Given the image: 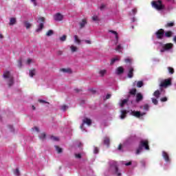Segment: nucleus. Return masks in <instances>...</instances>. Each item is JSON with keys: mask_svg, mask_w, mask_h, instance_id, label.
<instances>
[{"mask_svg": "<svg viewBox=\"0 0 176 176\" xmlns=\"http://www.w3.org/2000/svg\"><path fill=\"white\" fill-rule=\"evenodd\" d=\"M131 23H135L137 21V19L135 17H133L131 19Z\"/></svg>", "mask_w": 176, "mask_h": 176, "instance_id": "nucleus-60", "label": "nucleus"}, {"mask_svg": "<svg viewBox=\"0 0 176 176\" xmlns=\"http://www.w3.org/2000/svg\"><path fill=\"white\" fill-rule=\"evenodd\" d=\"M152 7L154 8V9H156V10L162 11L164 14L165 13H168L170 10H173V6H168L167 8L163 5V3H162V1L158 0L157 1H153L151 3Z\"/></svg>", "mask_w": 176, "mask_h": 176, "instance_id": "nucleus-3", "label": "nucleus"}, {"mask_svg": "<svg viewBox=\"0 0 176 176\" xmlns=\"http://www.w3.org/2000/svg\"><path fill=\"white\" fill-rule=\"evenodd\" d=\"M8 129H10V131H11L12 133H14V128H13V126L9 125V126H8Z\"/></svg>", "mask_w": 176, "mask_h": 176, "instance_id": "nucleus-49", "label": "nucleus"}, {"mask_svg": "<svg viewBox=\"0 0 176 176\" xmlns=\"http://www.w3.org/2000/svg\"><path fill=\"white\" fill-rule=\"evenodd\" d=\"M3 78H4V79H6L7 81L8 82L9 87L13 86V84L14 83V80L13 78V76L10 74V72L9 71L4 72L3 74Z\"/></svg>", "mask_w": 176, "mask_h": 176, "instance_id": "nucleus-6", "label": "nucleus"}, {"mask_svg": "<svg viewBox=\"0 0 176 176\" xmlns=\"http://www.w3.org/2000/svg\"><path fill=\"white\" fill-rule=\"evenodd\" d=\"M136 86L137 87H142V86H144V82L142 81H138L136 83Z\"/></svg>", "mask_w": 176, "mask_h": 176, "instance_id": "nucleus-29", "label": "nucleus"}, {"mask_svg": "<svg viewBox=\"0 0 176 176\" xmlns=\"http://www.w3.org/2000/svg\"><path fill=\"white\" fill-rule=\"evenodd\" d=\"M131 144V138H129L126 140H125L123 144H120L118 146V151H119L120 152H124V148H127V146H129V145H130Z\"/></svg>", "mask_w": 176, "mask_h": 176, "instance_id": "nucleus-8", "label": "nucleus"}, {"mask_svg": "<svg viewBox=\"0 0 176 176\" xmlns=\"http://www.w3.org/2000/svg\"><path fill=\"white\" fill-rule=\"evenodd\" d=\"M142 148H144L146 151L149 150V146H148V140H141L138 148L136 151V155H140L142 152Z\"/></svg>", "mask_w": 176, "mask_h": 176, "instance_id": "nucleus-7", "label": "nucleus"}, {"mask_svg": "<svg viewBox=\"0 0 176 176\" xmlns=\"http://www.w3.org/2000/svg\"><path fill=\"white\" fill-rule=\"evenodd\" d=\"M167 2H169L170 3H171L172 5H175L176 2L175 0H166Z\"/></svg>", "mask_w": 176, "mask_h": 176, "instance_id": "nucleus-50", "label": "nucleus"}, {"mask_svg": "<svg viewBox=\"0 0 176 176\" xmlns=\"http://www.w3.org/2000/svg\"><path fill=\"white\" fill-rule=\"evenodd\" d=\"M51 140H52V141H58V138L51 136Z\"/></svg>", "mask_w": 176, "mask_h": 176, "instance_id": "nucleus-53", "label": "nucleus"}, {"mask_svg": "<svg viewBox=\"0 0 176 176\" xmlns=\"http://www.w3.org/2000/svg\"><path fill=\"white\" fill-rule=\"evenodd\" d=\"M111 96L112 95L111 94H108L105 97V100H109V98H111Z\"/></svg>", "mask_w": 176, "mask_h": 176, "instance_id": "nucleus-55", "label": "nucleus"}, {"mask_svg": "<svg viewBox=\"0 0 176 176\" xmlns=\"http://www.w3.org/2000/svg\"><path fill=\"white\" fill-rule=\"evenodd\" d=\"M106 8H107V6L104 3H102L100 5V10H104V9H105Z\"/></svg>", "mask_w": 176, "mask_h": 176, "instance_id": "nucleus-46", "label": "nucleus"}, {"mask_svg": "<svg viewBox=\"0 0 176 176\" xmlns=\"http://www.w3.org/2000/svg\"><path fill=\"white\" fill-rule=\"evenodd\" d=\"M74 42H76V43H78V45L80 43V40L78 38L77 35L74 36Z\"/></svg>", "mask_w": 176, "mask_h": 176, "instance_id": "nucleus-32", "label": "nucleus"}, {"mask_svg": "<svg viewBox=\"0 0 176 176\" xmlns=\"http://www.w3.org/2000/svg\"><path fill=\"white\" fill-rule=\"evenodd\" d=\"M55 149L58 153H63V148H60L58 146H55Z\"/></svg>", "mask_w": 176, "mask_h": 176, "instance_id": "nucleus-28", "label": "nucleus"}, {"mask_svg": "<svg viewBox=\"0 0 176 176\" xmlns=\"http://www.w3.org/2000/svg\"><path fill=\"white\" fill-rule=\"evenodd\" d=\"M166 27H174V22H168L166 23Z\"/></svg>", "mask_w": 176, "mask_h": 176, "instance_id": "nucleus-44", "label": "nucleus"}, {"mask_svg": "<svg viewBox=\"0 0 176 176\" xmlns=\"http://www.w3.org/2000/svg\"><path fill=\"white\" fill-rule=\"evenodd\" d=\"M129 69V72L128 73V77L133 78V72H134V69L130 67Z\"/></svg>", "mask_w": 176, "mask_h": 176, "instance_id": "nucleus-20", "label": "nucleus"}, {"mask_svg": "<svg viewBox=\"0 0 176 176\" xmlns=\"http://www.w3.org/2000/svg\"><path fill=\"white\" fill-rule=\"evenodd\" d=\"M45 22V18L40 17L37 19V23H40L38 25V28L36 30V32H41L43 30V23Z\"/></svg>", "mask_w": 176, "mask_h": 176, "instance_id": "nucleus-9", "label": "nucleus"}, {"mask_svg": "<svg viewBox=\"0 0 176 176\" xmlns=\"http://www.w3.org/2000/svg\"><path fill=\"white\" fill-rule=\"evenodd\" d=\"M162 157L164 160L166 162L167 166H170V164H171V159H170L168 153H167L166 151H162Z\"/></svg>", "mask_w": 176, "mask_h": 176, "instance_id": "nucleus-10", "label": "nucleus"}, {"mask_svg": "<svg viewBox=\"0 0 176 176\" xmlns=\"http://www.w3.org/2000/svg\"><path fill=\"white\" fill-rule=\"evenodd\" d=\"M142 167H145V160H142L140 162Z\"/></svg>", "mask_w": 176, "mask_h": 176, "instance_id": "nucleus-57", "label": "nucleus"}, {"mask_svg": "<svg viewBox=\"0 0 176 176\" xmlns=\"http://www.w3.org/2000/svg\"><path fill=\"white\" fill-rule=\"evenodd\" d=\"M124 61H125V63H131V59L127 58H125V59H124Z\"/></svg>", "mask_w": 176, "mask_h": 176, "instance_id": "nucleus-56", "label": "nucleus"}, {"mask_svg": "<svg viewBox=\"0 0 176 176\" xmlns=\"http://www.w3.org/2000/svg\"><path fill=\"white\" fill-rule=\"evenodd\" d=\"M94 153L96 155H97V153H98V148L95 147V148H94Z\"/></svg>", "mask_w": 176, "mask_h": 176, "instance_id": "nucleus-58", "label": "nucleus"}, {"mask_svg": "<svg viewBox=\"0 0 176 176\" xmlns=\"http://www.w3.org/2000/svg\"><path fill=\"white\" fill-rule=\"evenodd\" d=\"M53 34H54V32H53V30H50L47 32L46 35H47V36H52V35H53Z\"/></svg>", "mask_w": 176, "mask_h": 176, "instance_id": "nucleus-35", "label": "nucleus"}, {"mask_svg": "<svg viewBox=\"0 0 176 176\" xmlns=\"http://www.w3.org/2000/svg\"><path fill=\"white\" fill-rule=\"evenodd\" d=\"M127 102H129V99L121 100L119 102L120 108H123V107L127 105Z\"/></svg>", "mask_w": 176, "mask_h": 176, "instance_id": "nucleus-14", "label": "nucleus"}, {"mask_svg": "<svg viewBox=\"0 0 176 176\" xmlns=\"http://www.w3.org/2000/svg\"><path fill=\"white\" fill-rule=\"evenodd\" d=\"M109 32H111V34H113V35H115V38L116 39V45H118V42L119 41V36L118 35V32L114 30H109Z\"/></svg>", "mask_w": 176, "mask_h": 176, "instance_id": "nucleus-18", "label": "nucleus"}, {"mask_svg": "<svg viewBox=\"0 0 176 176\" xmlns=\"http://www.w3.org/2000/svg\"><path fill=\"white\" fill-rule=\"evenodd\" d=\"M76 47H75V46H74V45H72L71 46V50H72V52H76Z\"/></svg>", "mask_w": 176, "mask_h": 176, "instance_id": "nucleus-52", "label": "nucleus"}, {"mask_svg": "<svg viewBox=\"0 0 176 176\" xmlns=\"http://www.w3.org/2000/svg\"><path fill=\"white\" fill-rule=\"evenodd\" d=\"M18 67L19 68H21V67H23V63L21 62V59H19V61H18Z\"/></svg>", "mask_w": 176, "mask_h": 176, "instance_id": "nucleus-48", "label": "nucleus"}, {"mask_svg": "<svg viewBox=\"0 0 176 176\" xmlns=\"http://www.w3.org/2000/svg\"><path fill=\"white\" fill-rule=\"evenodd\" d=\"M85 124H87V126H91V120L86 118L84 120H82V124L80 125V129L82 130V131H87L86 129L83 128V126Z\"/></svg>", "mask_w": 176, "mask_h": 176, "instance_id": "nucleus-11", "label": "nucleus"}, {"mask_svg": "<svg viewBox=\"0 0 176 176\" xmlns=\"http://www.w3.org/2000/svg\"><path fill=\"white\" fill-rule=\"evenodd\" d=\"M116 50L117 52H122V50H123V46H122V45H120V44L117 45Z\"/></svg>", "mask_w": 176, "mask_h": 176, "instance_id": "nucleus-25", "label": "nucleus"}, {"mask_svg": "<svg viewBox=\"0 0 176 176\" xmlns=\"http://www.w3.org/2000/svg\"><path fill=\"white\" fill-rule=\"evenodd\" d=\"M89 91H91V93H92V94H95L96 89H89Z\"/></svg>", "mask_w": 176, "mask_h": 176, "instance_id": "nucleus-59", "label": "nucleus"}, {"mask_svg": "<svg viewBox=\"0 0 176 176\" xmlns=\"http://www.w3.org/2000/svg\"><path fill=\"white\" fill-rule=\"evenodd\" d=\"M60 109L63 111V112H65V111L68 109V106L63 105L60 107Z\"/></svg>", "mask_w": 176, "mask_h": 176, "instance_id": "nucleus-39", "label": "nucleus"}, {"mask_svg": "<svg viewBox=\"0 0 176 176\" xmlns=\"http://www.w3.org/2000/svg\"><path fill=\"white\" fill-rule=\"evenodd\" d=\"M33 131H36V133H39V128L35 126L32 128Z\"/></svg>", "mask_w": 176, "mask_h": 176, "instance_id": "nucleus-54", "label": "nucleus"}, {"mask_svg": "<svg viewBox=\"0 0 176 176\" xmlns=\"http://www.w3.org/2000/svg\"><path fill=\"white\" fill-rule=\"evenodd\" d=\"M92 21H100V18L97 16V15H94L92 16Z\"/></svg>", "mask_w": 176, "mask_h": 176, "instance_id": "nucleus-40", "label": "nucleus"}, {"mask_svg": "<svg viewBox=\"0 0 176 176\" xmlns=\"http://www.w3.org/2000/svg\"><path fill=\"white\" fill-rule=\"evenodd\" d=\"M103 144L104 145H107V146H109V138L108 137L104 138L103 140Z\"/></svg>", "mask_w": 176, "mask_h": 176, "instance_id": "nucleus-22", "label": "nucleus"}, {"mask_svg": "<svg viewBox=\"0 0 176 176\" xmlns=\"http://www.w3.org/2000/svg\"><path fill=\"white\" fill-rule=\"evenodd\" d=\"M87 24V21L86 19H82L81 22H80V28H85V25Z\"/></svg>", "mask_w": 176, "mask_h": 176, "instance_id": "nucleus-19", "label": "nucleus"}, {"mask_svg": "<svg viewBox=\"0 0 176 176\" xmlns=\"http://www.w3.org/2000/svg\"><path fill=\"white\" fill-rule=\"evenodd\" d=\"M45 138H46V134L45 133L39 135V138L41 140H45Z\"/></svg>", "mask_w": 176, "mask_h": 176, "instance_id": "nucleus-42", "label": "nucleus"}, {"mask_svg": "<svg viewBox=\"0 0 176 176\" xmlns=\"http://www.w3.org/2000/svg\"><path fill=\"white\" fill-rule=\"evenodd\" d=\"M60 71L62 72H64L65 74H72V71L71 70V69H61Z\"/></svg>", "mask_w": 176, "mask_h": 176, "instance_id": "nucleus-23", "label": "nucleus"}, {"mask_svg": "<svg viewBox=\"0 0 176 176\" xmlns=\"http://www.w3.org/2000/svg\"><path fill=\"white\" fill-rule=\"evenodd\" d=\"M151 100L153 104H154V105H157V104L159 103V102L157 101V99L155 98H151Z\"/></svg>", "mask_w": 176, "mask_h": 176, "instance_id": "nucleus-37", "label": "nucleus"}, {"mask_svg": "<svg viewBox=\"0 0 176 176\" xmlns=\"http://www.w3.org/2000/svg\"><path fill=\"white\" fill-rule=\"evenodd\" d=\"M144 100V96H142V93H138L136 95V102H140Z\"/></svg>", "mask_w": 176, "mask_h": 176, "instance_id": "nucleus-16", "label": "nucleus"}, {"mask_svg": "<svg viewBox=\"0 0 176 176\" xmlns=\"http://www.w3.org/2000/svg\"><path fill=\"white\" fill-rule=\"evenodd\" d=\"M123 72H124V69H123L122 67H118L116 71V74L117 75H122V74H123Z\"/></svg>", "mask_w": 176, "mask_h": 176, "instance_id": "nucleus-17", "label": "nucleus"}, {"mask_svg": "<svg viewBox=\"0 0 176 176\" xmlns=\"http://www.w3.org/2000/svg\"><path fill=\"white\" fill-rule=\"evenodd\" d=\"M16 24V18H11L10 20V25H14Z\"/></svg>", "mask_w": 176, "mask_h": 176, "instance_id": "nucleus-27", "label": "nucleus"}, {"mask_svg": "<svg viewBox=\"0 0 176 176\" xmlns=\"http://www.w3.org/2000/svg\"><path fill=\"white\" fill-rule=\"evenodd\" d=\"M74 156L76 159H82V155L81 153H75Z\"/></svg>", "mask_w": 176, "mask_h": 176, "instance_id": "nucleus-36", "label": "nucleus"}, {"mask_svg": "<svg viewBox=\"0 0 176 176\" xmlns=\"http://www.w3.org/2000/svg\"><path fill=\"white\" fill-rule=\"evenodd\" d=\"M167 100H168L167 97H164V98H160L161 102H166V101H167Z\"/></svg>", "mask_w": 176, "mask_h": 176, "instance_id": "nucleus-47", "label": "nucleus"}, {"mask_svg": "<svg viewBox=\"0 0 176 176\" xmlns=\"http://www.w3.org/2000/svg\"><path fill=\"white\" fill-rule=\"evenodd\" d=\"M24 25L27 30H29V28H31V23H30L28 21L24 22Z\"/></svg>", "mask_w": 176, "mask_h": 176, "instance_id": "nucleus-24", "label": "nucleus"}, {"mask_svg": "<svg viewBox=\"0 0 176 176\" xmlns=\"http://www.w3.org/2000/svg\"><path fill=\"white\" fill-rule=\"evenodd\" d=\"M155 34L157 39H163V37L164 36V30L160 29V30H157Z\"/></svg>", "mask_w": 176, "mask_h": 176, "instance_id": "nucleus-12", "label": "nucleus"}, {"mask_svg": "<svg viewBox=\"0 0 176 176\" xmlns=\"http://www.w3.org/2000/svg\"><path fill=\"white\" fill-rule=\"evenodd\" d=\"M165 36H166V38H170V36H173V32L169 31L165 32Z\"/></svg>", "mask_w": 176, "mask_h": 176, "instance_id": "nucleus-26", "label": "nucleus"}, {"mask_svg": "<svg viewBox=\"0 0 176 176\" xmlns=\"http://www.w3.org/2000/svg\"><path fill=\"white\" fill-rule=\"evenodd\" d=\"M149 104H145L140 107V109L144 111L131 110V113L133 115V116H135V118H138L140 119L142 118V116H145V115H146V112L149 111Z\"/></svg>", "mask_w": 176, "mask_h": 176, "instance_id": "nucleus-4", "label": "nucleus"}, {"mask_svg": "<svg viewBox=\"0 0 176 176\" xmlns=\"http://www.w3.org/2000/svg\"><path fill=\"white\" fill-rule=\"evenodd\" d=\"M116 61H119V58H113V59H111V65L115 64Z\"/></svg>", "mask_w": 176, "mask_h": 176, "instance_id": "nucleus-38", "label": "nucleus"}, {"mask_svg": "<svg viewBox=\"0 0 176 176\" xmlns=\"http://www.w3.org/2000/svg\"><path fill=\"white\" fill-rule=\"evenodd\" d=\"M137 14V8H134L132 10V12L129 13V16H135Z\"/></svg>", "mask_w": 176, "mask_h": 176, "instance_id": "nucleus-30", "label": "nucleus"}, {"mask_svg": "<svg viewBox=\"0 0 176 176\" xmlns=\"http://www.w3.org/2000/svg\"><path fill=\"white\" fill-rule=\"evenodd\" d=\"M35 74H36V70H35V69L29 72V75L30 78H34V76H35Z\"/></svg>", "mask_w": 176, "mask_h": 176, "instance_id": "nucleus-21", "label": "nucleus"}, {"mask_svg": "<svg viewBox=\"0 0 176 176\" xmlns=\"http://www.w3.org/2000/svg\"><path fill=\"white\" fill-rule=\"evenodd\" d=\"M31 63H32V59H30V58L28 59V60H27V64H28V65H30V64Z\"/></svg>", "mask_w": 176, "mask_h": 176, "instance_id": "nucleus-61", "label": "nucleus"}, {"mask_svg": "<svg viewBox=\"0 0 176 176\" xmlns=\"http://www.w3.org/2000/svg\"><path fill=\"white\" fill-rule=\"evenodd\" d=\"M173 42H175V43H176V36H175L173 37Z\"/></svg>", "mask_w": 176, "mask_h": 176, "instance_id": "nucleus-64", "label": "nucleus"}, {"mask_svg": "<svg viewBox=\"0 0 176 176\" xmlns=\"http://www.w3.org/2000/svg\"><path fill=\"white\" fill-rule=\"evenodd\" d=\"M126 115H127V110H126V109L121 110L120 115V118L122 119V120L125 119Z\"/></svg>", "mask_w": 176, "mask_h": 176, "instance_id": "nucleus-15", "label": "nucleus"}, {"mask_svg": "<svg viewBox=\"0 0 176 176\" xmlns=\"http://www.w3.org/2000/svg\"><path fill=\"white\" fill-rule=\"evenodd\" d=\"M104 74H107V70L105 69L100 70L99 72V74L100 75V76H104Z\"/></svg>", "mask_w": 176, "mask_h": 176, "instance_id": "nucleus-41", "label": "nucleus"}, {"mask_svg": "<svg viewBox=\"0 0 176 176\" xmlns=\"http://www.w3.org/2000/svg\"><path fill=\"white\" fill-rule=\"evenodd\" d=\"M38 102H40L41 104H49V102H47L45 100H43L42 99L38 100Z\"/></svg>", "mask_w": 176, "mask_h": 176, "instance_id": "nucleus-51", "label": "nucleus"}, {"mask_svg": "<svg viewBox=\"0 0 176 176\" xmlns=\"http://www.w3.org/2000/svg\"><path fill=\"white\" fill-rule=\"evenodd\" d=\"M158 46L160 48L161 53H174V44L173 43H166L163 44L162 43H158Z\"/></svg>", "mask_w": 176, "mask_h": 176, "instance_id": "nucleus-5", "label": "nucleus"}, {"mask_svg": "<svg viewBox=\"0 0 176 176\" xmlns=\"http://www.w3.org/2000/svg\"><path fill=\"white\" fill-rule=\"evenodd\" d=\"M85 103V101L83 100H81L80 102V105H83Z\"/></svg>", "mask_w": 176, "mask_h": 176, "instance_id": "nucleus-63", "label": "nucleus"}, {"mask_svg": "<svg viewBox=\"0 0 176 176\" xmlns=\"http://www.w3.org/2000/svg\"><path fill=\"white\" fill-rule=\"evenodd\" d=\"M14 175L16 176H19L20 175V170H19V168H16L14 171Z\"/></svg>", "mask_w": 176, "mask_h": 176, "instance_id": "nucleus-45", "label": "nucleus"}, {"mask_svg": "<svg viewBox=\"0 0 176 176\" xmlns=\"http://www.w3.org/2000/svg\"><path fill=\"white\" fill-rule=\"evenodd\" d=\"M60 41H61V42H65V41H67V36L63 35L62 37L60 38Z\"/></svg>", "mask_w": 176, "mask_h": 176, "instance_id": "nucleus-43", "label": "nucleus"}, {"mask_svg": "<svg viewBox=\"0 0 176 176\" xmlns=\"http://www.w3.org/2000/svg\"><path fill=\"white\" fill-rule=\"evenodd\" d=\"M63 19H64V16H63L60 12H57L54 16V20H55V21H63Z\"/></svg>", "mask_w": 176, "mask_h": 176, "instance_id": "nucleus-13", "label": "nucleus"}, {"mask_svg": "<svg viewBox=\"0 0 176 176\" xmlns=\"http://www.w3.org/2000/svg\"><path fill=\"white\" fill-rule=\"evenodd\" d=\"M159 82H160V90H156L153 94V96H155L156 98H159L160 94H164V93H166L164 89H167L168 86H171V78L165 80L159 79Z\"/></svg>", "mask_w": 176, "mask_h": 176, "instance_id": "nucleus-2", "label": "nucleus"}, {"mask_svg": "<svg viewBox=\"0 0 176 176\" xmlns=\"http://www.w3.org/2000/svg\"><path fill=\"white\" fill-rule=\"evenodd\" d=\"M31 2H32L34 6H36V0H31Z\"/></svg>", "mask_w": 176, "mask_h": 176, "instance_id": "nucleus-62", "label": "nucleus"}, {"mask_svg": "<svg viewBox=\"0 0 176 176\" xmlns=\"http://www.w3.org/2000/svg\"><path fill=\"white\" fill-rule=\"evenodd\" d=\"M122 164H124V166H131V164H133L132 162H126V161H122Z\"/></svg>", "mask_w": 176, "mask_h": 176, "instance_id": "nucleus-31", "label": "nucleus"}, {"mask_svg": "<svg viewBox=\"0 0 176 176\" xmlns=\"http://www.w3.org/2000/svg\"><path fill=\"white\" fill-rule=\"evenodd\" d=\"M168 71L169 74H170L171 75H173V74H174V68H173L171 67H168Z\"/></svg>", "mask_w": 176, "mask_h": 176, "instance_id": "nucleus-34", "label": "nucleus"}, {"mask_svg": "<svg viewBox=\"0 0 176 176\" xmlns=\"http://www.w3.org/2000/svg\"><path fill=\"white\" fill-rule=\"evenodd\" d=\"M130 94H131L132 96H135V93H137V89H132L130 90L129 91Z\"/></svg>", "mask_w": 176, "mask_h": 176, "instance_id": "nucleus-33", "label": "nucleus"}, {"mask_svg": "<svg viewBox=\"0 0 176 176\" xmlns=\"http://www.w3.org/2000/svg\"><path fill=\"white\" fill-rule=\"evenodd\" d=\"M122 176V170L119 169V164L116 161L109 162V167L104 172V176Z\"/></svg>", "mask_w": 176, "mask_h": 176, "instance_id": "nucleus-1", "label": "nucleus"}]
</instances>
